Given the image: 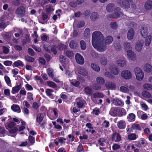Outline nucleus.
Masks as SVG:
<instances>
[{"label": "nucleus", "mask_w": 152, "mask_h": 152, "mask_svg": "<svg viewBox=\"0 0 152 152\" xmlns=\"http://www.w3.org/2000/svg\"><path fill=\"white\" fill-rule=\"evenodd\" d=\"M134 35V31L132 28H130L128 31L127 34V38L131 40L132 39Z\"/></svg>", "instance_id": "obj_6"}, {"label": "nucleus", "mask_w": 152, "mask_h": 152, "mask_svg": "<svg viewBox=\"0 0 152 152\" xmlns=\"http://www.w3.org/2000/svg\"><path fill=\"white\" fill-rule=\"evenodd\" d=\"M100 61L101 64L104 65H106L107 63V58L103 56H102L100 58Z\"/></svg>", "instance_id": "obj_26"}, {"label": "nucleus", "mask_w": 152, "mask_h": 152, "mask_svg": "<svg viewBox=\"0 0 152 152\" xmlns=\"http://www.w3.org/2000/svg\"><path fill=\"white\" fill-rule=\"evenodd\" d=\"M75 42H76L74 41H72L70 42L69 46L71 48L73 49L75 48L76 44Z\"/></svg>", "instance_id": "obj_42"}, {"label": "nucleus", "mask_w": 152, "mask_h": 152, "mask_svg": "<svg viewBox=\"0 0 152 152\" xmlns=\"http://www.w3.org/2000/svg\"><path fill=\"white\" fill-rule=\"evenodd\" d=\"M143 46V44L140 42H137L135 46V49L137 51L139 52L141 51Z\"/></svg>", "instance_id": "obj_20"}, {"label": "nucleus", "mask_w": 152, "mask_h": 152, "mask_svg": "<svg viewBox=\"0 0 152 152\" xmlns=\"http://www.w3.org/2000/svg\"><path fill=\"white\" fill-rule=\"evenodd\" d=\"M20 2L19 0H16L12 2V4L16 6H18L20 4Z\"/></svg>", "instance_id": "obj_63"}, {"label": "nucleus", "mask_w": 152, "mask_h": 152, "mask_svg": "<svg viewBox=\"0 0 152 152\" xmlns=\"http://www.w3.org/2000/svg\"><path fill=\"white\" fill-rule=\"evenodd\" d=\"M90 34V30L87 28L85 30L84 32V36L86 37H88Z\"/></svg>", "instance_id": "obj_38"}, {"label": "nucleus", "mask_w": 152, "mask_h": 152, "mask_svg": "<svg viewBox=\"0 0 152 152\" xmlns=\"http://www.w3.org/2000/svg\"><path fill=\"white\" fill-rule=\"evenodd\" d=\"M3 52L4 53L7 54L9 52V49L6 46H3Z\"/></svg>", "instance_id": "obj_53"}, {"label": "nucleus", "mask_w": 152, "mask_h": 152, "mask_svg": "<svg viewBox=\"0 0 152 152\" xmlns=\"http://www.w3.org/2000/svg\"><path fill=\"white\" fill-rule=\"evenodd\" d=\"M111 72L113 74L117 75L119 73V70L117 66L113 65L111 69Z\"/></svg>", "instance_id": "obj_11"}, {"label": "nucleus", "mask_w": 152, "mask_h": 152, "mask_svg": "<svg viewBox=\"0 0 152 152\" xmlns=\"http://www.w3.org/2000/svg\"><path fill=\"white\" fill-rule=\"evenodd\" d=\"M114 46L115 49L118 51H119L121 49V46L119 42L117 41L114 42Z\"/></svg>", "instance_id": "obj_21"}, {"label": "nucleus", "mask_w": 152, "mask_h": 152, "mask_svg": "<svg viewBox=\"0 0 152 152\" xmlns=\"http://www.w3.org/2000/svg\"><path fill=\"white\" fill-rule=\"evenodd\" d=\"M113 40V37L110 36H107L105 38V44H110L111 43Z\"/></svg>", "instance_id": "obj_25"}, {"label": "nucleus", "mask_w": 152, "mask_h": 152, "mask_svg": "<svg viewBox=\"0 0 152 152\" xmlns=\"http://www.w3.org/2000/svg\"><path fill=\"white\" fill-rule=\"evenodd\" d=\"M78 73L79 74L85 76L88 75V72L87 70L84 68H82L79 69L78 70Z\"/></svg>", "instance_id": "obj_13"}, {"label": "nucleus", "mask_w": 152, "mask_h": 152, "mask_svg": "<svg viewBox=\"0 0 152 152\" xmlns=\"http://www.w3.org/2000/svg\"><path fill=\"white\" fill-rule=\"evenodd\" d=\"M91 14L90 11L88 10L85 11L83 13V15L85 17L88 16Z\"/></svg>", "instance_id": "obj_62"}, {"label": "nucleus", "mask_w": 152, "mask_h": 152, "mask_svg": "<svg viewBox=\"0 0 152 152\" xmlns=\"http://www.w3.org/2000/svg\"><path fill=\"white\" fill-rule=\"evenodd\" d=\"M97 83L99 84H103L104 83V80L103 78L101 77H99L96 78Z\"/></svg>", "instance_id": "obj_33"}, {"label": "nucleus", "mask_w": 152, "mask_h": 152, "mask_svg": "<svg viewBox=\"0 0 152 152\" xmlns=\"http://www.w3.org/2000/svg\"><path fill=\"white\" fill-rule=\"evenodd\" d=\"M110 27L113 29H116L118 28V25L115 22H112L110 23Z\"/></svg>", "instance_id": "obj_29"}, {"label": "nucleus", "mask_w": 152, "mask_h": 152, "mask_svg": "<svg viewBox=\"0 0 152 152\" xmlns=\"http://www.w3.org/2000/svg\"><path fill=\"white\" fill-rule=\"evenodd\" d=\"M123 48L124 50L127 51L132 49V47L130 43L127 42H124L123 44Z\"/></svg>", "instance_id": "obj_7"}, {"label": "nucleus", "mask_w": 152, "mask_h": 152, "mask_svg": "<svg viewBox=\"0 0 152 152\" xmlns=\"http://www.w3.org/2000/svg\"><path fill=\"white\" fill-rule=\"evenodd\" d=\"M21 83L16 87H13L12 89V93L14 94L18 92L21 88Z\"/></svg>", "instance_id": "obj_14"}, {"label": "nucleus", "mask_w": 152, "mask_h": 152, "mask_svg": "<svg viewBox=\"0 0 152 152\" xmlns=\"http://www.w3.org/2000/svg\"><path fill=\"white\" fill-rule=\"evenodd\" d=\"M136 79L138 80H141L144 77V73H140L136 75Z\"/></svg>", "instance_id": "obj_35"}, {"label": "nucleus", "mask_w": 152, "mask_h": 152, "mask_svg": "<svg viewBox=\"0 0 152 152\" xmlns=\"http://www.w3.org/2000/svg\"><path fill=\"white\" fill-rule=\"evenodd\" d=\"M132 128L134 129H137L139 130H141V127L139 124H134L132 125Z\"/></svg>", "instance_id": "obj_45"}, {"label": "nucleus", "mask_w": 152, "mask_h": 152, "mask_svg": "<svg viewBox=\"0 0 152 152\" xmlns=\"http://www.w3.org/2000/svg\"><path fill=\"white\" fill-rule=\"evenodd\" d=\"M145 9L150 10L152 9V1L149 0L147 1L145 4Z\"/></svg>", "instance_id": "obj_10"}, {"label": "nucleus", "mask_w": 152, "mask_h": 152, "mask_svg": "<svg viewBox=\"0 0 152 152\" xmlns=\"http://www.w3.org/2000/svg\"><path fill=\"white\" fill-rule=\"evenodd\" d=\"M106 87L109 89H113L115 87V84L111 82H107L105 83Z\"/></svg>", "instance_id": "obj_12"}, {"label": "nucleus", "mask_w": 152, "mask_h": 152, "mask_svg": "<svg viewBox=\"0 0 152 152\" xmlns=\"http://www.w3.org/2000/svg\"><path fill=\"white\" fill-rule=\"evenodd\" d=\"M25 59L27 61L31 62H34V58L28 55L26 56H25Z\"/></svg>", "instance_id": "obj_30"}, {"label": "nucleus", "mask_w": 152, "mask_h": 152, "mask_svg": "<svg viewBox=\"0 0 152 152\" xmlns=\"http://www.w3.org/2000/svg\"><path fill=\"white\" fill-rule=\"evenodd\" d=\"M15 125H16V124L14 122L12 121L7 124V126L9 128L12 129L13 128Z\"/></svg>", "instance_id": "obj_55"}, {"label": "nucleus", "mask_w": 152, "mask_h": 152, "mask_svg": "<svg viewBox=\"0 0 152 152\" xmlns=\"http://www.w3.org/2000/svg\"><path fill=\"white\" fill-rule=\"evenodd\" d=\"M53 91V90L50 89H48L46 91L47 94L49 96H51L52 95V93Z\"/></svg>", "instance_id": "obj_52"}, {"label": "nucleus", "mask_w": 152, "mask_h": 152, "mask_svg": "<svg viewBox=\"0 0 152 152\" xmlns=\"http://www.w3.org/2000/svg\"><path fill=\"white\" fill-rule=\"evenodd\" d=\"M75 58L76 61L78 64L82 65L84 63V58L80 53H77L76 54Z\"/></svg>", "instance_id": "obj_5"}, {"label": "nucleus", "mask_w": 152, "mask_h": 152, "mask_svg": "<svg viewBox=\"0 0 152 152\" xmlns=\"http://www.w3.org/2000/svg\"><path fill=\"white\" fill-rule=\"evenodd\" d=\"M84 150L83 148V146L81 144H80L77 148V151L78 152H81L83 151Z\"/></svg>", "instance_id": "obj_54"}, {"label": "nucleus", "mask_w": 152, "mask_h": 152, "mask_svg": "<svg viewBox=\"0 0 152 152\" xmlns=\"http://www.w3.org/2000/svg\"><path fill=\"white\" fill-rule=\"evenodd\" d=\"M18 130V129L17 127H15L13 129L10 130L9 132L10 133L14 134Z\"/></svg>", "instance_id": "obj_60"}, {"label": "nucleus", "mask_w": 152, "mask_h": 152, "mask_svg": "<svg viewBox=\"0 0 152 152\" xmlns=\"http://www.w3.org/2000/svg\"><path fill=\"white\" fill-rule=\"evenodd\" d=\"M104 37L100 31H95L92 34V43L94 48L102 52L106 49V44L104 42Z\"/></svg>", "instance_id": "obj_1"}, {"label": "nucleus", "mask_w": 152, "mask_h": 152, "mask_svg": "<svg viewBox=\"0 0 152 152\" xmlns=\"http://www.w3.org/2000/svg\"><path fill=\"white\" fill-rule=\"evenodd\" d=\"M147 38L145 40V46H148L150 45L152 39V36L150 35L147 37Z\"/></svg>", "instance_id": "obj_24"}, {"label": "nucleus", "mask_w": 152, "mask_h": 152, "mask_svg": "<svg viewBox=\"0 0 152 152\" xmlns=\"http://www.w3.org/2000/svg\"><path fill=\"white\" fill-rule=\"evenodd\" d=\"M134 71L135 72V75L137 74L140 73H143L142 70L140 68L138 67H136L134 70Z\"/></svg>", "instance_id": "obj_46"}, {"label": "nucleus", "mask_w": 152, "mask_h": 152, "mask_svg": "<svg viewBox=\"0 0 152 152\" xmlns=\"http://www.w3.org/2000/svg\"><path fill=\"white\" fill-rule=\"evenodd\" d=\"M32 48L35 50L37 51H38L39 52H40L41 51V49L40 48L37 47L35 45H33Z\"/></svg>", "instance_id": "obj_64"}, {"label": "nucleus", "mask_w": 152, "mask_h": 152, "mask_svg": "<svg viewBox=\"0 0 152 152\" xmlns=\"http://www.w3.org/2000/svg\"><path fill=\"white\" fill-rule=\"evenodd\" d=\"M142 94L143 96L147 98L150 97L151 95L150 93L147 91H143L142 93Z\"/></svg>", "instance_id": "obj_39"}, {"label": "nucleus", "mask_w": 152, "mask_h": 152, "mask_svg": "<svg viewBox=\"0 0 152 152\" xmlns=\"http://www.w3.org/2000/svg\"><path fill=\"white\" fill-rule=\"evenodd\" d=\"M47 83L49 86L51 87L55 88L57 87L56 85L53 82L48 81L47 82Z\"/></svg>", "instance_id": "obj_43"}, {"label": "nucleus", "mask_w": 152, "mask_h": 152, "mask_svg": "<svg viewBox=\"0 0 152 152\" xmlns=\"http://www.w3.org/2000/svg\"><path fill=\"white\" fill-rule=\"evenodd\" d=\"M85 24V23L84 21H80L78 23L77 27L79 28L82 27L84 26Z\"/></svg>", "instance_id": "obj_50"}, {"label": "nucleus", "mask_w": 152, "mask_h": 152, "mask_svg": "<svg viewBox=\"0 0 152 152\" xmlns=\"http://www.w3.org/2000/svg\"><path fill=\"white\" fill-rule=\"evenodd\" d=\"M66 56L69 58L72 57L74 56L73 52L70 50H67L66 52Z\"/></svg>", "instance_id": "obj_40"}, {"label": "nucleus", "mask_w": 152, "mask_h": 152, "mask_svg": "<svg viewBox=\"0 0 152 152\" xmlns=\"http://www.w3.org/2000/svg\"><path fill=\"white\" fill-rule=\"evenodd\" d=\"M43 118V114L41 113H39L37 115V121L38 122L40 123L42 121Z\"/></svg>", "instance_id": "obj_32"}, {"label": "nucleus", "mask_w": 152, "mask_h": 152, "mask_svg": "<svg viewBox=\"0 0 152 152\" xmlns=\"http://www.w3.org/2000/svg\"><path fill=\"white\" fill-rule=\"evenodd\" d=\"M116 63L120 66H123L126 64V61L124 60H118L116 62Z\"/></svg>", "instance_id": "obj_28"}, {"label": "nucleus", "mask_w": 152, "mask_h": 152, "mask_svg": "<svg viewBox=\"0 0 152 152\" xmlns=\"http://www.w3.org/2000/svg\"><path fill=\"white\" fill-rule=\"evenodd\" d=\"M121 76L125 79H129L132 77L131 73L128 70H124L121 73Z\"/></svg>", "instance_id": "obj_4"}, {"label": "nucleus", "mask_w": 152, "mask_h": 152, "mask_svg": "<svg viewBox=\"0 0 152 152\" xmlns=\"http://www.w3.org/2000/svg\"><path fill=\"white\" fill-rule=\"evenodd\" d=\"M117 126L120 129H124L126 126V124L124 121L121 120L117 123Z\"/></svg>", "instance_id": "obj_8"}, {"label": "nucleus", "mask_w": 152, "mask_h": 152, "mask_svg": "<svg viewBox=\"0 0 152 152\" xmlns=\"http://www.w3.org/2000/svg\"><path fill=\"white\" fill-rule=\"evenodd\" d=\"M4 37L7 40H10L11 37V32H5L4 34Z\"/></svg>", "instance_id": "obj_34"}, {"label": "nucleus", "mask_w": 152, "mask_h": 152, "mask_svg": "<svg viewBox=\"0 0 152 152\" xmlns=\"http://www.w3.org/2000/svg\"><path fill=\"white\" fill-rule=\"evenodd\" d=\"M44 48L45 50L49 53L50 52V49H51V47L49 44H45L44 45Z\"/></svg>", "instance_id": "obj_37"}, {"label": "nucleus", "mask_w": 152, "mask_h": 152, "mask_svg": "<svg viewBox=\"0 0 152 152\" xmlns=\"http://www.w3.org/2000/svg\"><path fill=\"white\" fill-rule=\"evenodd\" d=\"M81 48L82 50H85L86 48V44L84 41L81 40L80 42Z\"/></svg>", "instance_id": "obj_31"}, {"label": "nucleus", "mask_w": 152, "mask_h": 152, "mask_svg": "<svg viewBox=\"0 0 152 152\" xmlns=\"http://www.w3.org/2000/svg\"><path fill=\"white\" fill-rule=\"evenodd\" d=\"M13 65H14L16 66H23V63L20 61L19 60L15 62Z\"/></svg>", "instance_id": "obj_47"}, {"label": "nucleus", "mask_w": 152, "mask_h": 152, "mask_svg": "<svg viewBox=\"0 0 152 152\" xmlns=\"http://www.w3.org/2000/svg\"><path fill=\"white\" fill-rule=\"evenodd\" d=\"M144 88L148 90H152V85L148 83H145L143 86Z\"/></svg>", "instance_id": "obj_36"}, {"label": "nucleus", "mask_w": 152, "mask_h": 152, "mask_svg": "<svg viewBox=\"0 0 152 152\" xmlns=\"http://www.w3.org/2000/svg\"><path fill=\"white\" fill-rule=\"evenodd\" d=\"M12 109L15 112L19 113L20 112V109L19 106L18 105L13 104L11 106Z\"/></svg>", "instance_id": "obj_19"}, {"label": "nucleus", "mask_w": 152, "mask_h": 152, "mask_svg": "<svg viewBox=\"0 0 152 152\" xmlns=\"http://www.w3.org/2000/svg\"><path fill=\"white\" fill-rule=\"evenodd\" d=\"M118 110V109L116 107H112L109 111V113L112 116H115L117 115L116 112Z\"/></svg>", "instance_id": "obj_15"}, {"label": "nucleus", "mask_w": 152, "mask_h": 152, "mask_svg": "<svg viewBox=\"0 0 152 152\" xmlns=\"http://www.w3.org/2000/svg\"><path fill=\"white\" fill-rule=\"evenodd\" d=\"M105 75L106 76L110 78H114L115 77L113 75L109 72H106L105 74Z\"/></svg>", "instance_id": "obj_58"}, {"label": "nucleus", "mask_w": 152, "mask_h": 152, "mask_svg": "<svg viewBox=\"0 0 152 152\" xmlns=\"http://www.w3.org/2000/svg\"><path fill=\"white\" fill-rule=\"evenodd\" d=\"M93 96L94 98H96L98 97L102 98L104 97L103 94L100 93H94V94Z\"/></svg>", "instance_id": "obj_41"}, {"label": "nucleus", "mask_w": 152, "mask_h": 152, "mask_svg": "<svg viewBox=\"0 0 152 152\" xmlns=\"http://www.w3.org/2000/svg\"><path fill=\"white\" fill-rule=\"evenodd\" d=\"M48 74L51 77H53V70L49 68L48 69Z\"/></svg>", "instance_id": "obj_49"}, {"label": "nucleus", "mask_w": 152, "mask_h": 152, "mask_svg": "<svg viewBox=\"0 0 152 152\" xmlns=\"http://www.w3.org/2000/svg\"><path fill=\"white\" fill-rule=\"evenodd\" d=\"M120 8L119 7H117L115 9V18H118L121 17L123 15V14L122 12H120Z\"/></svg>", "instance_id": "obj_9"}, {"label": "nucleus", "mask_w": 152, "mask_h": 152, "mask_svg": "<svg viewBox=\"0 0 152 152\" xmlns=\"http://www.w3.org/2000/svg\"><path fill=\"white\" fill-rule=\"evenodd\" d=\"M91 56L94 58H96L98 57V54L94 50H92L91 52Z\"/></svg>", "instance_id": "obj_57"}, {"label": "nucleus", "mask_w": 152, "mask_h": 152, "mask_svg": "<svg viewBox=\"0 0 152 152\" xmlns=\"http://www.w3.org/2000/svg\"><path fill=\"white\" fill-rule=\"evenodd\" d=\"M28 53L31 56H34L35 55L34 51L31 48L28 49Z\"/></svg>", "instance_id": "obj_59"}, {"label": "nucleus", "mask_w": 152, "mask_h": 152, "mask_svg": "<svg viewBox=\"0 0 152 152\" xmlns=\"http://www.w3.org/2000/svg\"><path fill=\"white\" fill-rule=\"evenodd\" d=\"M127 53L128 56L131 59H133L135 58L136 56L135 54L131 50L127 51Z\"/></svg>", "instance_id": "obj_16"}, {"label": "nucleus", "mask_w": 152, "mask_h": 152, "mask_svg": "<svg viewBox=\"0 0 152 152\" xmlns=\"http://www.w3.org/2000/svg\"><path fill=\"white\" fill-rule=\"evenodd\" d=\"M15 13L18 15V17H21L24 16L26 14L25 7L23 6H21L18 7L16 10Z\"/></svg>", "instance_id": "obj_2"}, {"label": "nucleus", "mask_w": 152, "mask_h": 152, "mask_svg": "<svg viewBox=\"0 0 152 152\" xmlns=\"http://www.w3.org/2000/svg\"><path fill=\"white\" fill-rule=\"evenodd\" d=\"M152 66L149 64H146L145 65L144 69L145 71L147 72H150L151 71Z\"/></svg>", "instance_id": "obj_17"}, {"label": "nucleus", "mask_w": 152, "mask_h": 152, "mask_svg": "<svg viewBox=\"0 0 152 152\" xmlns=\"http://www.w3.org/2000/svg\"><path fill=\"white\" fill-rule=\"evenodd\" d=\"M114 6L113 4L110 3L108 4L106 7L107 10L109 12H111L114 8Z\"/></svg>", "instance_id": "obj_27"}, {"label": "nucleus", "mask_w": 152, "mask_h": 152, "mask_svg": "<svg viewBox=\"0 0 152 152\" xmlns=\"http://www.w3.org/2000/svg\"><path fill=\"white\" fill-rule=\"evenodd\" d=\"M4 79L7 84L9 86V84H11L10 80L9 77L8 76H6L4 77Z\"/></svg>", "instance_id": "obj_56"}, {"label": "nucleus", "mask_w": 152, "mask_h": 152, "mask_svg": "<svg viewBox=\"0 0 152 152\" xmlns=\"http://www.w3.org/2000/svg\"><path fill=\"white\" fill-rule=\"evenodd\" d=\"M128 138L130 140H134L136 138V135L134 134H132L128 136Z\"/></svg>", "instance_id": "obj_48"}, {"label": "nucleus", "mask_w": 152, "mask_h": 152, "mask_svg": "<svg viewBox=\"0 0 152 152\" xmlns=\"http://www.w3.org/2000/svg\"><path fill=\"white\" fill-rule=\"evenodd\" d=\"M71 84L73 86L77 87L80 84V82L78 81L74 80L71 83Z\"/></svg>", "instance_id": "obj_51"}, {"label": "nucleus", "mask_w": 152, "mask_h": 152, "mask_svg": "<svg viewBox=\"0 0 152 152\" xmlns=\"http://www.w3.org/2000/svg\"><path fill=\"white\" fill-rule=\"evenodd\" d=\"M84 91L86 94L88 95H91L93 94L92 88L88 87H87L84 88Z\"/></svg>", "instance_id": "obj_23"}, {"label": "nucleus", "mask_w": 152, "mask_h": 152, "mask_svg": "<svg viewBox=\"0 0 152 152\" xmlns=\"http://www.w3.org/2000/svg\"><path fill=\"white\" fill-rule=\"evenodd\" d=\"M54 9L51 6H49L48 8H47L46 9V12L48 14H49L52 11H53Z\"/></svg>", "instance_id": "obj_61"}, {"label": "nucleus", "mask_w": 152, "mask_h": 152, "mask_svg": "<svg viewBox=\"0 0 152 152\" xmlns=\"http://www.w3.org/2000/svg\"><path fill=\"white\" fill-rule=\"evenodd\" d=\"M91 66L92 68L96 71L99 72L100 70V68L99 66L96 64L92 63L91 64Z\"/></svg>", "instance_id": "obj_22"}, {"label": "nucleus", "mask_w": 152, "mask_h": 152, "mask_svg": "<svg viewBox=\"0 0 152 152\" xmlns=\"http://www.w3.org/2000/svg\"><path fill=\"white\" fill-rule=\"evenodd\" d=\"M120 90L121 91L124 92H128L129 91V90L128 88L125 86H121L120 87Z\"/></svg>", "instance_id": "obj_44"}, {"label": "nucleus", "mask_w": 152, "mask_h": 152, "mask_svg": "<svg viewBox=\"0 0 152 152\" xmlns=\"http://www.w3.org/2000/svg\"><path fill=\"white\" fill-rule=\"evenodd\" d=\"M149 31L147 28L144 26H141L140 29V34L144 38H147L148 36Z\"/></svg>", "instance_id": "obj_3"}, {"label": "nucleus", "mask_w": 152, "mask_h": 152, "mask_svg": "<svg viewBox=\"0 0 152 152\" xmlns=\"http://www.w3.org/2000/svg\"><path fill=\"white\" fill-rule=\"evenodd\" d=\"M99 16L97 13L96 12H94L92 13L90 16V18L92 21H94L97 19L99 18Z\"/></svg>", "instance_id": "obj_18"}]
</instances>
